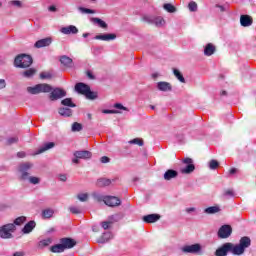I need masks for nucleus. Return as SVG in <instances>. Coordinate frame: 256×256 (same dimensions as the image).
I'll use <instances>...</instances> for the list:
<instances>
[{"mask_svg":"<svg viewBox=\"0 0 256 256\" xmlns=\"http://www.w3.org/2000/svg\"><path fill=\"white\" fill-rule=\"evenodd\" d=\"M229 245L230 253H232V255H243V253H245V249H249V247H251V238L244 236L240 239L239 244L229 242Z\"/></svg>","mask_w":256,"mask_h":256,"instance_id":"1","label":"nucleus"},{"mask_svg":"<svg viewBox=\"0 0 256 256\" xmlns=\"http://www.w3.org/2000/svg\"><path fill=\"white\" fill-rule=\"evenodd\" d=\"M75 91L80 95H85L86 99H90L92 101L97 99V93L91 91V87L83 82L76 83Z\"/></svg>","mask_w":256,"mask_h":256,"instance_id":"2","label":"nucleus"},{"mask_svg":"<svg viewBox=\"0 0 256 256\" xmlns=\"http://www.w3.org/2000/svg\"><path fill=\"white\" fill-rule=\"evenodd\" d=\"M31 65H33V58L30 55L20 54L14 59V66L20 69H26L31 67Z\"/></svg>","mask_w":256,"mask_h":256,"instance_id":"3","label":"nucleus"},{"mask_svg":"<svg viewBox=\"0 0 256 256\" xmlns=\"http://www.w3.org/2000/svg\"><path fill=\"white\" fill-rule=\"evenodd\" d=\"M14 231H17V226L13 223L0 226V239H13Z\"/></svg>","mask_w":256,"mask_h":256,"instance_id":"4","label":"nucleus"},{"mask_svg":"<svg viewBox=\"0 0 256 256\" xmlns=\"http://www.w3.org/2000/svg\"><path fill=\"white\" fill-rule=\"evenodd\" d=\"M33 168V163L31 162H24L19 164L18 172L20 173V179L22 181H26L29 179V171Z\"/></svg>","mask_w":256,"mask_h":256,"instance_id":"5","label":"nucleus"},{"mask_svg":"<svg viewBox=\"0 0 256 256\" xmlns=\"http://www.w3.org/2000/svg\"><path fill=\"white\" fill-rule=\"evenodd\" d=\"M202 250L203 248L199 243L185 245L181 248L182 253H190L192 255H202L203 254Z\"/></svg>","mask_w":256,"mask_h":256,"instance_id":"6","label":"nucleus"},{"mask_svg":"<svg viewBox=\"0 0 256 256\" xmlns=\"http://www.w3.org/2000/svg\"><path fill=\"white\" fill-rule=\"evenodd\" d=\"M182 163L186 165L185 167L180 169V173H182L183 175H190V173H193V171H195V164H193V159L184 158L182 160Z\"/></svg>","mask_w":256,"mask_h":256,"instance_id":"7","label":"nucleus"},{"mask_svg":"<svg viewBox=\"0 0 256 256\" xmlns=\"http://www.w3.org/2000/svg\"><path fill=\"white\" fill-rule=\"evenodd\" d=\"M233 233V228L229 224L222 225L217 233L219 239H229Z\"/></svg>","mask_w":256,"mask_h":256,"instance_id":"8","label":"nucleus"},{"mask_svg":"<svg viewBox=\"0 0 256 256\" xmlns=\"http://www.w3.org/2000/svg\"><path fill=\"white\" fill-rule=\"evenodd\" d=\"M113 107V110L104 109L102 110V113H104L105 115H119L123 113L121 111H129V108L123 106V104L121 103H115Z\"/></svg>","mask_w":256,"mask_h":256,"instance_id":"9","label":"nucleus"},{"mask_svg":"<svg viewBox=\"0 0 256 256\" xmlns=\"http://www.w3.org/2000/svg\"><path fill=\"white\" fill-rule=\"evenodd\" d=\"M143 21H146V23H151L152 25H156V27H163L165 25V19H163V17L145 15L143 16Z\"/></svg>","mask_w":256,"mask_h":256,"instance_id":"10","label":"nucleus"},{"mask_svg":"<svg viewBox=\"0 0 256 256\" xmlns=\"http://www.w3.org/2000/svg\"><path fill=\"white\" fill-rule=\"evenodd\" d=\"M67 95V92L61 88H55L54 90H51L50 93V101H57V99H62V97H65Z\"/></svg>","mask_w":256,"mask_h":256,"instance_id":"11","label":"nucleus"},{"mask_svg":"<svg viewBox=\"0 0 256 256\" xmlns=\"http://www.w3.org/2000/svg\"><path fill=\"white\" fill-rule=\"evenodd\" d=\"M60 33H62V35H77L79 28L75 25L64 26L60 29Z\"/></svg>","mask_w":256,"mask_h":256,"instance_id":"12","label":"nucleus"},{"mask_svg":"<svg viewBox=\"0 0 256 256\" xmlns=\"http://www.w3.org/2000/svg\"><path fill=\"white\" fill-rule=\"evenodd\" d=\"M104 203L108 207H119V205H121V199L115 196H106Z\"/></svg>","mask_w":256,"mask_h":256,"instance_id":"13","label":"nucleus"},{"mask_svg":"<svg viewBox=\"0 0 256 256\" xmlns=\"http://www.w3.org/2000/svg\"><path fill=\"white\" fill-rule=\"evenodd\" d=\"M228 253H231V245L229 242L224 243L215 251L216 256H227Z\"/></svg>","mask_w":256,"mask_h":256,"instance_id":"14","label":"nucleus"},{"mask_svg":"<svg viewBox=\"0 0 256 256\" xmlns=\"http://www.w3.org/2000/svg\"><path fill=\"white\" fill-rule=\"evenodd\" d=\"M60 243L64 247V250L73 249L77 245V241L73 238H61Z\"/></svg>","mask_w":256,"mask_h":256,"instance_id":"15","label":"nucleus"},{"mask_svg":"<svg viewBox=\"0 0 256 256\" xmlns=\"http://www.w3.org/2000/svg\"><path fill=\"white\" fill-rule=\"evenodd\" d=\"M97 41H115L117 39V35L113 33L108 34H99L94 37Z\"/></svg>","mask_w":256,"mask_h":256,"instance_id":"16","label":"nucleus"},{"mask_svg":"<svg viewBox=\"0 0 256 256\" xmlns=\"http://www.w3.org/2000/svg\"><path fill=\"white\" fill-rule=\"evenodd\" d=\"M76 159H91L92 154L88 150H79L74 152Z\"/></svg>","mask_w":256,"mask_h":256,"instance_id":"17","label":"nucleus"},{"mask_svg":"<svg viewBox=\"0 0 256 256\" xmlns=\"http://www.w3.org/2000/svg\"><path fill=\"white\" fill-rule=\"evenodd\" d=\"M159 219H161V215L159 214H148L143 216L142 221H144V223H157Z\"/></svg>","mask_w":256,"mask_h":256,"instance_id":"18","label":"nucleus"},{"mask_svg":"<svg viewBox=\"0 0 256 256\" xmlns=\"http://www.w3.org/2000/svg\"><path fill=\"white\" fill-rule=\"evenodd\" d=\"M53 147H55V143L48 142L41 146L40 148H38L33 155H41V153H45V151H49V149H53Z\"/></svg>","mask_w":256,"mask_h":256,"instance_id":"19","label":"nucleus"},{"mask_svg":"<svg viewBox=\"0 0 256 256\" xmlns=\"http://www.w3.org/2000/svg\"><path fill=\"white\" fill-rule=\"evenodd\" d=\"M215 51H217V48L213 43H208L204 46V55L205 57H211V55L215 54Z\"/></svg>","mask_w":256,"mask_h":256,"instance_id":"20","label":"nucleus"},{"mask_svg":"<svg viewBox=\"0 0 256 256\" xmlns=\"http://www.w3.org/2000/svg\"><path fill=\"white\" fill-rule=\"evenodd\" d=\"M240 24L242 27H251L253 25V18L249 15H242L240 17Z\"/></svg>","mask_w":256,"mask_h":256,"instance_id":"21","label":"nucleus"},{"mask_svg":"<svg viewBox=\"0 0 256 256\" xmlns=\"http://www.w3.org/2000/svg\"><path fill=\"white\" fill-rule=\"evenodd\" d=\"M51 43V38H43L41 40L36 41V43L34 44V47H36V49H41L43 47H49Z\"/></svg>","mask_w":256,"mask_h":256,"instance_id":"22","label":"nucleus"},{"mask_svg":"<svg viewBox=\"0 0 256 256\" xmlns=\"http://www.w3.org/2000/svg\"><path fill=\"white\" fill-rule=\"evenodd\" d=\"M157 89L159 91L167 92V91H172L173 87L171 86V83H169V82H158Z\"/></svg>","mask_w":256,"mask_h":256,"instance_id":"23","label":"nucleus"},{"mask_svg":"<svg viewBox=\"0 0 256 256\" xmlns=\"http://www.w3.org/2000/svg\"><path fill=\"white\" fill-rule=\"evenodd\" d=\"M179 175L177 170L169 169L164 173L165 181H171V179H175Z\"/></svg>","mask_w":256,"mask_h":256,"instance_id":"24","label":"nucleus"},{"mask_svg":"<svg viewBox=\"0 0 256 256\" xmlns=\"http://www.w3.org/2000/svg\"><path fill=\"white\" fill-rule=\"evenodd\" d=\"M219 211H221V208H219V206H217V205L210 206V207L204 209V213L206 215H215V213H219Z\"/></svg>","mask_w":256,"mask_h":256,"instance_id":"25","label":"nucleus"},{"mask_svg":"<svg viewBox=\"0 0 256 256\" xmlns=\"http://www.w3.org/2000/svg\"><path fill=\"white\" fill-rule=\"evenodd\" d=\"M36 226L35 221H30L28 222L24 228L22 229V232L27 235L29 233H31V231H33V228Z\"/></svg>","mask_w":256,"mask_h":256,"instance_id":"26","label":"nucleus"},{"mask_svg":"<svg viewBox=\"0 0 256 256\" xmlns=\"http://www.w3.org/2000/svg\"><path fill=\"white\" fill-rule=\"evenodd\" d=\"M60 62L65 67H69V68L73 67V59H71L69 56H62L60 58Z\"/></svg>","mask_w":256,"mask_h":256,"instance_id":"27","label":"nucleus"},{"mask_svg":"<svg viewBox=\"0 0 256 256\" xmlns=\"http://www.w3.org/2000/svg\"><path fill=\"white\" fill-rule=\"evenodd\" d=\"M50 251L52 253H63V251H65V248L63 247V244H61L60 242L59 244L51 246Z\"/></svg>","mask_w":256,"mask_h":256,"instance_id":"28","label":"nucleus"},{"mask_svg":"<svg viewBox=\"0 0 256 256\" xmlns=\"http://www.w3.org/2000/svg\"><path fill=\"white\" fill-rule=\"evenodd\" d=\"M59 115H61L62 117H71V115H73V110H71L70 108H60Z\"/></svg>","mask_w":256,"mask_h":256,"instance_id":"29","label":"nucleus"},{"mask_svg":"<svg viewBox=\"0 0 256 256\" xmlns=\"http://www.w3.org/2000/svg\"><path fill=\"white\" fill-rule=\"evenodd\" d=\"M113 238V234L111 232H105L101 238L98 240V243H107L109 239Z\"/></svg>","mask_w":256,"mask_h":256,"instance_id":"30","label":"nucleus"},{"mask_svg":"<svg viewBox=\"0 0 256 256\" xmlns=\"http://www.w3.org/2000/svg\"><path fill=\"white\" fill-rule=\"evenodd\" d=\"M40 93H51L53 91V87L49 84H39Z\"/></svg>","mask_w":256,"mask_h":256,"instance_id":"31","label":"nucleus"},{"mask_svg":"<svg viewBox=\"0 0 256 256\" xmlns=\"http://www.w3.org/2000/svg\"><path fill=\"white\" fill-rule=\"evenodd\" d=\"M92 23H95L98 25V27H101V29H107V23L100 18H92Z\"/></svg>","mask_w":256,"mask_h":256,"instance_id":"32","label":"nucleus"},{"mask_svg":"<svg viewBox=\"0 0 256 256\" xmlns=\"http://www.w3.org/2000/svg\"><path fill=\"white\" fill-rule=\"evenodd\" d=\"M53 243V239L51 238H46V239H43L41 240L39 243H38V247H40V249H43L44 247H49V245Z\"/></svg>","mask_w":256,"mask_h":256,"instance_id":"33","label":"nucleus"},{"mask_svg":"<svg viewBox=\"0 0 256 256\" xmlns=\"http://www.w3.org/2000/svg\"><path fill=\"white\" fill-rule=\"evenodd\" d=\"M98 187H109L111 180L107 178H100L97 182Z\"/></svg>","mask_w":256,"mask_h":256,"instance_id":"34","label":"nucleus"},{"mask_svg":"<svg viewBox=\"0 0 256 256\" xmlns=\"http://www.w3.org/2000/svg\"><path fill=\"white\" fill-rule=\"evenodd\" d=\"M173 73H174V76L176 77V79H178V81H180V83H185V77H183V74L181 73V71H179V69L174 68Z\"/></svg>","mask_w":256,"mask_h":256,"instance_id":"35","label":"nucleus"},{"mask_svg":"<svg viewBox=\"0 0 256 256\" xmlns=\"http://www.w3.org/2000/svg\"><path fill=\"white\" fill-rule=\"evenodd\" d=\"M27 91L31 95H39V93H41L39 84L35 85L34 87H28Z\"/></svg>","mask_w":256,"mask_h":256,"instance_id":"36","label":"nucleus"},{"mask_svg":"<svg viewBox=\"0 0 256 256\" xmlns=\"http://www.w3.org/2000/svg\"><path fill=\"white\" fill-rule=\"evenodd\" d=\"M54 213H55V211H53V209H45L42 211V217L44 219H51V217H53Z\"/></svg>","mask_w":256,"mask_h":256,"instance_id":"37","label":"nucleus"},{"mask_svg":"<svg viewBox=\"0 0 256 256\" xmlns=\"http://www.w3.org/2000/svg\"><path fill=\"white\" fill-rule=\"evenodd\" d=\"M61 104L64 105V107H76L75 103H73V100H71V98H65L61 101Z\"/></svg>","mask_w":256,"mask_h":256,"instance_id":"38","label":"nucleus"},{"mask_svg":"<svg viewBox=\"0 0 256 256\" xmlns=\"http://www.w3.org/2000/svg\"><path fill=\"white\" fill-rule=\"evenodd\" d=\"M208 167L212 171H215V169H217L219 167V162L215 159H212L208 162Z\"/></svg>","mask_w":256,"mask_h":256,"instance_id":"39","label":"nucleus"},{"mask_svg":"<svg viewBox=\"0 0 256 256\" xmlns=\"http://www.w3.org/2000/svg\"><path fill=\"white\" fill-rule=\"evenodd\" d=\"M129 144L130 145H138L139 147H143V145H144L143 139H141V138H134L129 141Z\"/></svg>","mask_w":256,"mask_h":256,"instance_id":"40","label":"nucleus"},{"mask_svg":"<svg viewBox=\"0 0 256 256\" xmlns=\"http://www.w3.org/2000/svg\"><path fill=\"white\" fill-rule=\"evenodd\" d=\"M163 7L165 11H167L168 13H175L177 11V8H175L173 4L167 3V4H164Z\"/></svg>","mask_w":256,"mask_h":256,"instance_id":"41","label":"nucleus"},{"mask_svg":"<svg viewBox=\"0 0 256 256\" xmlns=\"http://www.w3.org/2000/svg\"><path fill=\"white\" fill-rule=\"evenodd\" d=\"M25 221H27V218L25 216H20L18 218H16L14 220V223H12L13 225H23V223H25Z\"/></svg>","mask_w":256,"mask_h":256,"instance_id":"42","label":"nucleus"},{"mask_svg":"<svg viewBox=\"0 0 256 256\" xmlns=\"http://www.w3.org/2000/svg\"><path fill=\"white\" fill-rule=\"evenodd\" d=\"M82 129H83V125H81V123L74 122L72 124V131L73 132H79V131H82Z\"/></svg>","mask_w":256,"mask_h":256,"instance_id":"43","label":"nucleus"},{"mask_svg":"<svg viewBox=\"0 0 256 256\" xmlns=\"http://www.w3.org/2000/svg\"><path fill=\"white\" fill-rule=\"evenodd\" d=\"M188 9H189V11H191L192 13H195V11H197V9H198V7H197V2L191 1V2L188 4Z\"/></svg>","mask_w":256,"mask_h":256,"instance_id":"44","label":"nucleus"},{"mask_svg":"<svg viewBox=\"0 0 256 256\" xmlns=\"http://www.w3.org/2000/svg\"><path fill=\"white\" fill-rule=\"evenodd\" d=\"M77 199L80 200L82 203H85V201H87V199H89V194L80 193L77 195Z\"/></svg>","mask_w":256,"mask_h":256,"instance_id":"45","label":"nucleus"},{"mask_svg":"<svg viewBox=\"0 0 256 256\" xmlns=\"http://www.w3.org/2000/svg\"><path fill=\"white\" fill-rule=\"evenodd\" d=\"M28 180H29V183H31L32 185H39V183H41V179L35 176L29 177Z\"/></svg>","mask_w":256,"mask_h":256,"instance_id":"46","label":"nucleus"},{"mask_svg":"<svg viewBox=\"0 0 256 256\" xmlns=\"http://www.w3.org/2000/svg\"><path fill=\"white\" fill-rule=\"evenodd\" d=\"M35 72H36L35 69L30 68V69L24 71V72H23V75H24L25 77H33V76L35 75Z\"/></svg>","mask_w":256,"mask_h":256,"instance_id":"47","label":"nucleus"},{"mask_svg":"<svg viewBox=\"0 0 256 256\" xmlns=\"http://www.w3.org/2000/svg\"><path fill=\"white\" fill-rule=\"evenodd\" d=\"M93 197H94V199H96V201H99V202L103 201L105 203V197H107V196H103V195L95 192L93 194Z\"/></svg>","mask_w":256,"mask_h":256,"instance_id":"48","label":"nucleus"},{"mask_svg":"<svg viewBox=\"0 0 256 256\" xmlns=\"http://www.w3.org/2000/svg\"><path fill=\"white\" fill-rule=\"evenodd\" d=\"M10 5H12L13 7H18V9H21V7H23V2L19 0H12L10 1Z\"/></svg>","mask_w":256,"mask_h":256,"instance_id":"49","label":"nucleus"},{"mask_svg":"<svg viewBox=\"0 0 256 256\" xmlns=\"http://www.w3.org/2000/svg\"><path fill=\"white\" fill-rule=\"evenodd\" d=\"M69 210L70 213H73L74 215H79V213H81V209L75 206L70 207Z\"/></svg>","mask_w":256,"mask_h":256,"instance_id":"50","label":"nucleus"},{"mask_svg":"<svg viewBox=\"0 0 256 256\" xmlns=\"http://www.w3.org/2000/svg\"><path fill=\"white\" fill-rule=\"evenodd\" d=\"M224 197H235V192H233L231 189H228L224 192Z\"/></svg>","mask_w":256,"mask_h":256,"instance_id":"51","label":"nucleus"},{"mask_svg":"<svg viewBox=\"0 0 256 256\" xmlns=\"http://www.w3.org/2000/svg\"><path fill=\"white\" fill-rule=\"evenodd\" d=\"M19 141V138L17 137H11L7 139V144L8 145H13V143H17Z\"/></svg>","mask_w":256,"mask_h":256,"instance_id":"52","label":"nucleus"},{"mask_svg":"<svg viewBox=\"0 0 256 256\" xmlns=\"http://www.w3.org/2000/svg\"><path fill=\"white\" fill-rule=\"evenodd\" d=\"M81 13H86V14H93L95 13V10L89 9V8H80Z\"/></svg>","mask_w":256,"mask_h":256,"instance_id":"53","label":"nucleus"},{"mask_svg":"<svg viewBox=\"0 0 256 256\" xmlns=\"http://www.w3.org/2000/svg\"><path fill=\"white\" fill-rule=\"evenodd\" d=\"M40 78H42V79H51V74L42 72L40 74Z\"/></svg>","mask_w":256,"mask_h":256,"instance_id":"54","label":"nucleus"},{"mask_svg":"<svg viewBox=\"0 0 256 256\" xmlns=\"http://www.w3.org/2000/svg\"><path fill=\"white\" fill-rule=\"evenodd\" d=\"M7 87V82H5V79H0V89H5Z\"/></svg>","mask_w":256,"mask_h":256,"instance_id":"55","label":"nucleus"},{"mask_svg":"<svg viewBox=\"0 0 256 256\" xmlns=\"http://www.w3.org/2000/svg\"><path fill=\"white\" fill-rule=\"evenodd\" d=\"M101 163H109V161H111V159L107 156H103L100 159Z\"/></svg>","mask_w":256,"mask_h":256,"instance_id":"56","label":"nucleus"},{"mask_svg":"<svg viewBox=\"0 0 256 256\" xmlns=\"http://www.w3.org/2000/svg\"><path fill=\"white\" fill-rule=\"evenodd\" d=\"M197 209L195 207L186 208V213H195Z\"/></svg>","mask_w":256,"mask_h":256,"instance_id":"57","label":"nucleus"},{"mask_svg":"<svg viewBox=\"0 0 256 256\" xmlns=\"http://www.w3.org/2000/svg\"><path fill=\"white\" fill-rule=\"evenodd\" d=\"M59 179H60V181H63V182L67 181V175L61 174V175L59 176Z\"/></svg>","mask_w":256,"mask_h":256,"instance_id":"58","label":"nucleus"},{"mask_svg":"<svg viewBox=\"0 0 256 256\" xmlns=\"http://www.w3.org/2000/svg\"><path fill=\"white\" fill-rule=\"evenodd\" d=\"M109 225H111L110 222H102V227H103L104 229H108V228H109Z\"/></svg>","mask_w":256,"mask_h":256,"instance_id":"59","label":"nucleus"},{"mask_svg":"<svg viewBox=\"0 0 256 256\" xmlns=\"http://www.w3.org/2000/svg\"><path fill=\"white\" fill-rule=\"evenodd\" d=\"M48 10L52 13H55V11H57V8L55 6H50L48 7Z\"/></svg>","mask_w":256,"mask_h":256,"instance_id":"60","label":"nucleus"},{"mask_svg":"<svg viewBox=\"0 0 256 256\" xmlns=\"http://www.w3.org/2000/svg\"><path fill=\"white\" fill-rule=\"evenodd\" d=\"M87 77L88 79H95V76H93V73H91V71L87 72Z\"/></svg>","mask_w":256,"mask_h":256,"instance_id":"61","label":"nucleus"},{"mask_svg":"<svg viewBox=\"0 0 256 256\" xmlns=\"http://www.w3.org/2000/svg\"><path fill=\"white\" fill-rule=\"evenodd\" d=\"M17 157H19L20 159H23V157H25V152H18Z\"/></svg>","mask_w":256,"mask_h":256,"instance_id":"62","label":"nucleus"},{"mask_svg":"<svg viewBox=\"0 0 256 256\" xmlns=\"http://www.w3.org/2000/svg\"><path fill=\"white\" fill-rule=\"evenodd\" d=\"M229 173L230 175H235V173H237V168H231Z\"/></svg>","mask_w":256,"mask_h":256,"instance_id":"63","label":"nucleus"},{"mask_svg":"<svg viewBox=\"0 0 256 256\" xmlns=\"http://www.w3.org/2000/svg\"><path fill=\"white\" fill-rule=\"evenodd\" d=\"M13 256H23V252H15Z\"/></svg>","mask_w":256,"mask_h":256,"instance_id":"64","label":"nucleus"}]
</instances>
